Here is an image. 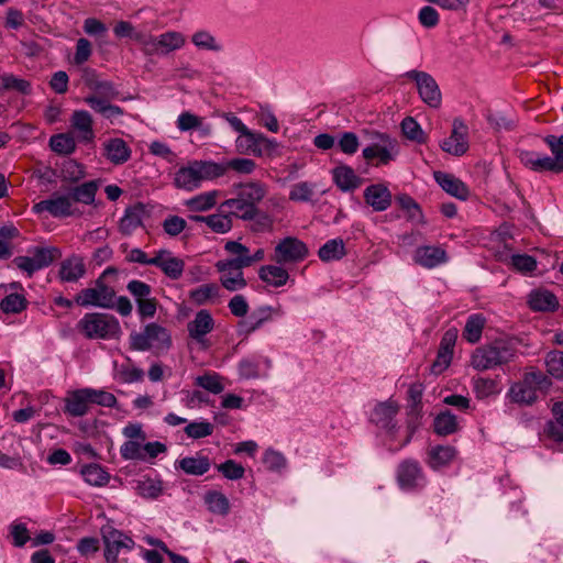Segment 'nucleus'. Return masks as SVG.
Here are the masks:
<instances>
[{"mask_svg": "<svg viewBox=\"0 0 563 563\" xmlns=\"http://www.w3.org/2000/svg\"><path fill=\"white\" fill-rule=\"evenodd\" d=\"M98 187H99V184L97 180L86 181L77 187H74L69 192L73 203L74 202H81L85 205L93 203Z\"/></svg>", "mask_w": 563, "mask_h": 563, "instance_id": "obj_41", "label": "nucleus"}, {"mask_svg": "<svg viewBox=\"0 0 563 563\" xmlns=\"http://www.w3.org/2000/svg\"><path fill=\"white\" fill-rule=\"evenodd\" d=\"M405 77L417 85L420 98L431 108H439L441 104V91L435 79L428 73L421 70H409Z\"/></svg>", "mask_w": 563, "mask_h": 563, "instance_id": "obj_10", "label": "nucleus"}, {"mask_svg": "<svg viewBox=\"0 0 563 563\" xmlns=\"http://www.w3.org/2000/svg\"><path fill=\"white\" fill-rule=\"evenodd\" d=\"M219 211L228 212L231 217L235 216L243 220H253L258 212L257 208H253L246 201H243L238 194L235 198L223 201Z\"/></svg>", "mask_w": 563, "mask_h": 563, "instance_id": "obj_31", "label": "nucleus"}, {"mask_svg": "<svg viewBox=\"0 0 563 563\" xmlns=\"http://www.w3.org/2000/svg\"><path fill=\"white\" fill-rule=\"evenodd\" d=\"M153 266L159 268L168 278L177 280L183 276L185 262L169 250H158L154 254Z\"/></svg>", "mask_w": 563, "mask_h": 563, "instance_id": "obj_17", "label": "nucleus"}, {"mask_svg": "<svg viewBox=\"0 0 563 563\" xmlns=\"http://www.w3.org/2000/svg\"><path fill=\"white\" fill-rule=\"evenodd\" d=\"M236 188L238 195L242 200L246 201L253 208H257V203H260L267 194L266 185L260 181L243 183L238 185Z\"/></svg>", "mask_w": 563, "mask_h": 563, "instance_id": "obj_35", "label": "nucleus"}, {"mask_svg": "<svg viewBox=\"0 0 563 563\" xmlns=\"http://www.w3.org/2000/svg\"><path fill=\"white\" fill-rule=\"evenodd\" d=\"M224 168V174L232 169L239 174L250 175L256 168V163L251 158H232L225 163H219Z\"/></svg>", "mask_w": 563, "mask_h": 563, "instance_id": "obj_60", "label": "nucleus"}, {"mask_svg": "<svg viewBox=\"0 0 563 563\" xmlns=\"http://www.w3.org/2000/svg\"><path fill=\"white\" fill-rule=\"evenodd\" d=\"M76 142L77 140L70 132L59 133L51 136L49 146L57 154L69 155L75 152Z\"/></svg>", "mask_w": 563, "mask_h": 563, "instance_id": "obj_47", "label": "nucleus"}, {"mask_svg": "<svg viewBox=\"0 0 563 563\" xmlns=\"http://www.w3.org/2000/svg\"><path fill=\"white\" fill-rule=\"evenodd\" d=\"M517 354L515 344L508 340H495L472 353L471 366L479 372L493 369L511 362Z\"/></svg>", "mask_w": 563, "mask_h": 563, "instance_id": "obj_2", "label": "nucleus"}, {"mask_svg": "<svg viewBox=\"0 0 563 563\" xmlns=\"http://www.w3.org/2000/svg\"><path fill=\"white\" fill-rule=\"evenodd\" d=\"M211 463L208 456L196 453L185 456L175 462V467L192 476H201L210 470Z\"/></svg>", "mask_w": 563, "mask_h": 563, "instance_id": "obj_29", "label": "nucleus"}, {"mask_svg": "<svg viewBox=\"0 0 563 563\" xmlns=\"http://www.w3.org/2000/svg\"><path fill=\"white\" fill-rule=\"evenodd\" d=\"M130 346L135 351H151L158 355L170 349L172 335L165 327L151 322L142 331L131 333Z\"/></svg>", "mask_w": 563, "mask_h": 563, "instance_id": "obj_4", "label": "nucleus"}, {"mask_svg": "<svg viewBox=\"0 0 563 563\" xmlns=\"http://www.w3.org/2000/svg\"><path fill=\"white\" fill-rule=\"evenodd\" d=\"M220 192L218 190H211L207 192L199 194L190 199H188L185 205L186 207L196 212H202L211 209L217 203V198Z\"/></svg>", "mask_w": 563, "mask_h": 563, "instance_id": "obj_44", "label": "nucleus"}, {"mask_svg": "<svg viewBox=\"0 0 563 563\" xmlns=\"http://www.w3.org/2000/svg\"><path fill=\"white\" fill-rule=\"evenodd\" d=\"M192 219L197 222H205L216 233H227L232 229V218L228 212L220 211L210 216H196Z\"/></svg>", "mask_w": 563, "mask_h": 563, "instance_id": "obj_39", "label": "nucleus"}, {"mask_svg": "<svg viewBox=\"0 0 563 563\" xmlns=\"http://www.w3.org/2000/svg\"><path fill=\"white\" fill-rule=\"evenodd\" d=\"M529 307L533 311H554L559 307V300L553 292L547 289H534L528 296Z\"/></svg>", "mask_w": 563, "mask_h": 563, "instance_id": "obj_32", "label": "nucleus"}, {"mask_svg": "<svg viewBox=\"0 0 563 563\" xmlns=\"http://www.w3.org/2000/svg\"><path fill=\"white\" fill-rule=\"evenodd\" d=\"M60 256L62 252L57 247H36L33 255L16 256L13 263L31 277L35 272L47 267Z\"/></svg>", "mask_w": 563, "mask_h": 563, "instance_id": "obj_8", "label": "nucleus"}, {"mask_svg": "<svg viewBox=\"0 0 563 563\" xmlns=\"http://www.w3.org/2000/svg\"><path fill=\"white\" fill-rule=\"evenodd\" d=\"M456 451L450 445H438L432 448L429 452V465L438 470L442 466L448 465L454 457Z\"/></svg>", "mask_w": 563, "mask_h": 563, "instance_id": "obj_46", "label": "nucleus"}, {"mask_svg": "<svg viewBox=\"0 0 563 563\" xmlns=\"http://www.w3.org/2000/svg\"><path fill=\"white\" fill-rule=\"evenodd\" d=\"M263 463L272 472H282L287 466V459L274 449H267L263 455Z\"/></svg>", "mask_w": 563, "mask_h": 563, "instance_id": "obj_59", "label": "nucleus"}, {"mask_svg": "<svg viewBox=\"0 0 563 563\" xmlns=\"http://www.w3.org/2000/svg\"><path fill=\"white\" fill-rule=\"evenodd\" d=\"M334 184L344 192L353 191L362 184V179L354 169L347 165H341L332 170Z\"/></svg>", "mask_w": 563, "mask_h": 563, "instance_id": "obj_33", "label": "nucleus"}, {"mask_svg": "<svg viewBox=\"0 0 563 563\" xmlns=\"http://www.w3.org/2000/svg\"><path fill=\"white\" fill-rule=\"evenodd\" d=\"M88 388L77 389L65 399V412L71 417H82L88 413L91 404Z\"/></svg>", "mask_w": 563, "mask_h": 563, "instance_id": "obj_27", "label": "nucleus"}, {"mask_svg": "<svg viewBox=\"0 0 563 563\" xmlns=\"http://www.w3.org/2000/svg\"><path fill=\"white\" fill-rule=\"evenodd\" d=\"M70 133L80 143H92L96 134L93 131L92 115L86 110H75L69 119Z\"/></svg>", "mask_w": 563, "mask_h": 563, "instance_id": "obj_15", "label": "nucleus"}, {"mask_svg": "<svg viewBox=\"0 0 563 563\" xmlns=\"http://www.w3.org/2000/svg\"><path fill=\"white\" fill-rule=\"evenodd\" d=\"M285 313L282 306H261L253 314L244 322L247 332L258 330L265 322L271 321L274 317H283Z\"/></svg>", "mask_w": 563, "mask_h": 563, "instance_id": "obj_30", "label": "nucleus"}, {"mask_svg": "<svg viewBox=\"0 0 563 563\" xmlns=\"http://www.w3.org/2000/svg\"><path fill=\"white\" fill-rule=\"evenodd\" d=\"M271 368L272 360L258 354L243 357L238 363V374L243 380L267 378Z\"/></svg>", "mask_w": 563, "mask_h": 563, "instance_id": "obj_12", "label": "nucleus"}, {"mask_svg": "<svg viewBox=\"0 0 563 563\" xmlns=\"http://www.w3.org/2000/svg\"><path fill=\"white\" fill-rule=\"evenodd\" d=\"M9 533L12 538V544L16 548H22L32 540L26 525L20 520L10 523Z\"/></svg>", "mask_w": 563, "mask_h": 563, "instance_id": "obj_58", "label": "nucleus"}, {"mask_svg": "<svg viewBox=\"0 0 563 563\" xmlns=\"http://www.w3.org/2000/svg\"><path fill=\"white\" fill-rule=\"evenodd\" d=\"M549 145L560 172H563V135H548L544 139Z\"/></svg>", "mask_w": 563, "mask_h": 563, "instance_id": "obj_64", "label": "nucleus"}, {"mask_svg": "<svg viewBox=\"0 0 563 563\" xmlns=\"http://www.w3.org/2000/svg\"><path fill=\"white\" fill-rule=\"evenodd\" d=\"M86 271L84 257L73 254L60 262L58 278L62 283H77L85 276Z\"/></svg>", "mask_w": 563, "mask_h": 563, "instance_id": "obj_23", "label": "nucleus"}, {"mask_svg": "<svg viewBox=\"0 0 563 563\" xmlns=\"http://www.w3.org/2000/svg\"><path fill=\"white\" fill-rule=\"evenodd\" d=\"M434 432L439 435H449L457 431L459 422L455 415L445 410L440 412L433 421Z\"/></svg>", "mask_w": 563, "mask_h": 563, "instance_id": "obj_45", "label": "nucleus"}, {"mask_svg": "<svg viewBox=\"0 0 563 563\" xmlns=\"http://www.w3.org/2000/svg\"><path fill=\"white\" fill-rule=\"evenodd\" d=\"M214 328V320L208 310H199L195 318L188 322L187 330L189 336L197 343L205 345L206 336Z\"/></svg>", "mask_w": 563, "mask_h": 563, "instance_id": "obj_20", "label": "nucleus"}, {"mask_svg": "<svg viewBox=\"0 0 563 563\" xmlns=\"http://www.w3.org/2000/svg\"><path fill=\"white\" fill-rule=\"evenodd\" d=\"M103 541L107 563H117L121 551H130L135 545L130 537L113 528L103 531Z\"/></svg>", "mask_w": 563, "mask_h": 563, "instance_id": "obj_13", "label": "nucleus"}, {"mask_svg": "<svg viewBox=\"0 0 563 563\" xmlns=\"http://www.w3.org/2000/svg\"><path fill=\"white\" fill-rule=\"evenodd\" d=\"M32 210L37 214L47 212L54 218H67L76 213L69 194L59 192H54L48 199L35 203Z\"/></svg>", "mask_w": 563, "mask_h": 563, "instance_id": "obj_11", "label": "nucleus"}, {"mask_svg": "<svg viewBox=\"0 0 563 563\" xmlns=\"http://www.w3.org/2000/svg\"><path fill=\"white\" fill-rule=\"evenodd\" d=\"M440 147L453 156H462L467 152V126L461 119H454L452 132L449 137L441 142Z\"/></svg>", "mask_w": 563, "mask_h": 563, "instance_id": "obj_14", "label": "nucleus"}, {"mask_svg": "<svg viewBox=\"0 0 563 563\" xmlns=\"http://www.w3.org/2000/svg\"><path fill=\"white\" fill-rule=\"evenodd\" d=\"M134 489L143 498H157L163 492L161 479L144 477L135 482Z\"/></svg>", "mask_w": 563, "mask_h": 563, "instance_id": "obj_51", "label": "nucleus"}, {"mask_svg": "<svg viewBox=\"0 0 563 563\" xmlns=\"http://www.w3.org/2000/svg\"><path fill=\"white\" fill-rule=\"evenodd\" d=\"M434 179L438 185L449 195L461 200H466L468 198V187L454 175L443 172H435Z\"/></svg>", "mask_w": 563, "mask_h": 563, "instance_id": "obj_26", "label": "nucleus"}, {"mask_svg": "<svg viewBox=\"0 0 563 563\" xmlns=\"http://www.w3.org/2000/svg\"><path fill=\"white\" fill-rule=\"evenodd\" d=\"M203 500L210 512L227 516L230 511V503L227 496L218 490H210L205 494Z\"/></svg>", "mask_w": 563, "mask_h": 563, "instance_id": "obj_40", "label": "nucleus"}, {"mask_svg": "<svg viewBox=\"0 0 563 563\" xmlns=\"http://www.w3.org/2000/svg\"><path fill=\"white\" fill-rule=\"evenodd\" d=\"M217 470L230 481L241 479L245 474V468L234 460H227L225 462L217 465Z\"/></svg>", "mask_w": 563, "mask_h": 563, "instance_id": "obj_61", "label": "nucleus"}, {"mask_svg": "<svg viewBox=\"0 0 563 563\" xmlns=\"http://www.w3.org/2000/svg\"><path fill=\"white\" fill-rule=\"evenodd\" d=\"M398 411V404L391 399L379 402L374 407L371 413V421L374 422L377 427L385 429L387 432L394 433L396 429L394 418Z\"/></svg>", "mask_w": 563, "mask_h": 563, "instance_id": "obj_18", "label": "nucleus"}, {"mask_svg": "<svg viewBox=\"0 0 563 563\" xmlns=\"http://www.w3.org/2000/svg\"><path fill=\"white\" fill-rule=\"evenodd\" d=\"M308 254V247L301 240L287 236L275 245L272 260L276 264H295L303 261Z\"/></svg>", "mask_w": 563, "mask_h": 563, "instance_id": "obj_9", "label": "nucleus"}, {"mask_svg": "<svg viewBox=\"0 0 563 563\" xmlns=\"http://www.w3.org/2000/svg\"><path fill=\"white\" fill-rule=\"evenodd\" d=\"M224 175V168L213 161H192L180 167L174 176V185L183 190L198 189L205 180H212Z\"/></svg>", "mask_w": 563, "mask_h": 563, "instance_id": "obj_1", "label": "nucleus"}, {"mask_svg": "<svg viewBox=\"0 0 563 563\" xmlns=\"http://www.w3.org/2000/svg\"><path fill=\"white\" fill-rule=\"evenodd\" d=\"M263 143L274 144V142L268 140L264 134L253 132L252 130L247 129L236 137L235 151L243 155L253 154L261 156V145Z\"/></svg>", "mask_w": 563, "mask_h": 563, "instance_id": "obj_21", "label": "nucleus"}, {"mask_svg": "<svg viewBox=\"0 0 563 563\" xmlns=\"http://www.w3.org/2000/svg\"><path fill=\"white\" fill-rule=\"evenodd\" d=\"M316 190V184L306 180L298 181L290 187L289 200L294 202H311Z\"/></svg>", "mask_w": 563, "mask_h": 563, "instance_id": "obj_50", "label": "nucleus"}, {"mask_svg": "<svg viewBox=\"0 0 563 563\" xmlns=\"http://www.w3.org/2000/svg\"><path fill=\"white\" fill-rule=\"evenodd\" d=\"M115 291L102 278H98L92 287L79 291L75 302L81 307H99L110 309L114 307Z\"/></svg>", "mask_w": 563, "mask_h": 563, "instance_id": "obj_6", "label": "nucleus"}, {"mask_svg": "<svg viewBox=\"0 0 563 563\" xmlns=\"http://www.w3.org/2000/svg\"><path fill=\"white\" fill-rule=\"evenodd\" d=\"M134 41L141 45L145 55H168L185 46L186 36L178 31H167L156 36L152 34H135Z\"/></svg>", "mask_w": 563, "mask_h": 563, "instance_id": "obj_5", "label": "nucleus"}, {"mask_svg": "<svg viewBox=\"0 0 563 563\" xmlns=\"http://www.w3.org/2000/svg\"><path fill=\"white\" fill-rule=\"evenodd\" d=\"M508 396L516 404L532 405L538 398V391L522 378L510 387Z\"/></svg>", "mask_w": 563, "mask_h": 563, "instance_id": "obj_38", "label": "nucleus"}, {"mask_svg": "<svg viewBox=\"0 0 563 563\" xmlns=\"http://www.w3.org/2000/svg\"><path fill=\"white\" fill-rule=\"evenodd\" d=\"M401 132L410 141L423 144L427 142V134L421 129L420 124L412 118L406 117L401 121Z\"/></svg>", "mask_w": 563, "mask_h": 563, "instance_id": "obj_54", "label": "nucleus"}, {"mask_svg": "<svg viewBox=\"0 0 563 563\" xmlns=\"http://www.w3.org/2000/svg\"><path fill=\"white\" fill-rule=\"evenodd\" d=\"M397 478L404 489H412L419 486L423 482V476L418 462H402L398 467Z\"/></svg>", "mask_w": 563, "mask_h": 563, "instance_id": "obj_25", "label": "nucleus"}, {"mask_svg": "<svg viewBox=\"0 0 563 563\" xmlns=\"http://www.w3.org/2000/svg\"><path fill=\"white\" fill-rule=\"evenodd\" d=\"M220 273L221 285L229 291L241 290L246 286V280L243 275V267L224 260L218 261L216 264Z\"/></svg>", "mask_w": 563, "mask_h": 563, "instance_id": "obj_16", "label": "nucleus"}, {"mask_svg": "<svg viewBox=\"0 0 563 563\" xmlns=\"http://www.w3.org/2000/svg\"><path fill=\"white\" fill-rule=\"evenodd\" d=\"M81 475L86 483L91 486H103L109 483L110 475L99 464H88L81 468Z\"/></svg>", "mask_w": 563, "mask_h": 563, "instance_id": "obj_49", "label": "nucleus"}, {"mask_svg": "<svg viewBox=\"0 0 563 563\" xmlns=\"http://www.w3.org/2000/svg\"><path fill=\"white\" fill-rule=\"evenodd\" d=\"M176 125L181 132L199 129L205 135H209L211 131L209 125H203V119L201 117H198L188 111L181 112L178 115Z\"/></svg>", "mask_w": 563, "mask_h": 563, "instance_id": "obj_48", "label": "nucleus"}, {"mask_svg": "<svg viewBox=\"0 0 563 563\" xmlns=\"http://www.w3.org/2000/svg\"><path fill=\"white\" fill-rule=\"evenodd\" d=\"M547 371L555 378H563V352L551 351L545 357Z\"/></svg>", "mask_w": 563, "mask_h": 563, "instance_id": "obj_63", "label": "nucleus"}, {"mask_svg": "<svg viewBox=\"0 0 563 563\" xmlns=\"http://www.w3.org/2000/svg\"><path fill=\"white\" fill-rule=\"evenodd\" d=\"M117 376L124 384H132L143 379L144 372L128 360L117 367Z\"/></svg>", "mask_w": 563, "mask_h": 563, "instance_id": "obj_57", "label": "nucleus"}, {"mask_svg": "<svg viewBox=\"0 0 563 563\" xmlns=\"http://www.w3.org/2000/svg\"><path fill=\"white\" fill-rule=\"evenodd\" d=\"M345 245L342 239L336 238L327 241L318 252L322 262H331L341 260L345 255Z\"/></svg>", "mask_w": 563, "mask_h": 563, "instance_id": "obj_42", "label": "nucleus"}, {"mask_svg": "<svg viewBox=\"0 0 563 563\" xmlns=\"http://www.w3.org/2000/svg\"><path fill=\"white\" fill-rule=\"evenodd\" d=\"M85 102L96 112L100 113L104 119L113 123L123 115V109L119 106L111 104L107 100L96 96H88Z\"/></svg>", "mask_w": 563, "mask_h": 563, "instance_id": "obj_37", "label": "nucleus"}, {"mask_svg": "<svg viewBox=\"0 0 563 563\" xmlns=\"http://www.w3.org/2000/svg\"><path fill=\"white\" fill-rule=\"evenodd\" d=\"M372 144L362 151L367 162L378 159L376 165H387L398 155V142L386 133H374Z\"/></svg>", "mask_w": 563, "mask_h": 563, "instance_id": "obj_7", "label": "nucleus"}, {"mask_svg": "<svg viewBox=\"0 0 563 563\" xmlns=\"http://www.w3.org/2000/svg\"><path fill=\"white\" fill-rule=\"evenodd\" d=\"M144 209L141 205L126 208L119 222V230L123 235H131L143 223Z\"/></svg>", "mask_w": 563, "mask_h": 563, "instance_id": "obj_36", "label": "nucleus"}, {"mask_svg": "<svg viewBox=\"0 0 563 563\" xmlns=\"http://www.w3.org/2000/svg\"><path fill=\"white\" fill-rule=\"evenodd\" d=\"M282 265L269 264L262 266L258 271L260 279L275 288L285 286L289 280V274Z\"/></svg>", "mask_w": 563, "mask_h": 563, "instance_id": "obj_34", "label": "nucleus"}, {"mask_svg": "<svg viewBox=\"0 0 563 563\" xmlns=\"http://www.w3.org/2000/svg\"><path fill=\"white\" fill-rule=\"evenodd\" d=\"M132 151L120 137L108 139L102 143V155L113 165H122L131 158Z\"/></svg>", "mask_w": 563, "mask_h": 563, "instance_id": "obj_24", "label": "nucleus"}, {"mask_svg": "<svg viewBox=\"0 0 563 563\" xmlns=\"http://www.w3.org/2000/svg\"><path fill=\"white\" fill-rule=\"evenodd\" d=\"M449 260L445 250L435 245H423L416 249L413 261L424 268H434Z\"/></svg>", "mask_w": 563, "mask_h": 563, "instance_id": "obj_22", "label": "nucleus"}, {"mask_svg": "<svg viewBox=\"0 0 563 563\" xmlns=\"http://www.w3.org/2000/svg\"><path fill=\"white\" fill-rule=\"evenodd\" d=\"M473 390L478 399H485L499 394L500 389L495 379L487 377L473 378Z\"/></svg>", "mask_w": 563, "mask_h": 563, "instance_id": "obj_55", "label": "nucleus"}, {"mask_svg": "<svg viewBox=\"0 0 563 563\" xmlns=\"http://www.w3.org/2000/svg\"><path fill=\"white\" fill-rule=\"evenodd\" d=\"M78 330L90 340L118 339L122 331L119 320L109 313H86L77 324Z\"/></svg>", "mask_w": 563, "mask_h": 563, "instance_id": "obj_3", "label": "nucleus"}, {"mask_svg": "<svg viewBox=\"0 0 563 563\" xmlns=\"http://www.w3.org/2000/svg\"><path fill=\"white\" fill-rule=\"evenodd\" d=\"M520 162L529 169L538 173L553 172L560 173L559 167L555 163L554 157L545 154L538 153L536 151L520 150L518 152Z\"/></svg>", "mask_w": 563, "mask_h": 563, "instance_id": "obj_19", "label": "nucleus"}, {"mask_svg": "<svg viewBox=\"0 0 563 563\" xmlns=\"http://www.w3.org/2000/svg\"><path fill=\"white\" fill-rule=\"evenodd\" d=\"M219 296V287L216 284H203L189 292V298L197 305H205Z\"/></svg>", "mask_w": 563, "mask_h": 563, "instance_id": "obj_56", "label": "nucleus"}, {"mask_svg": "<svg viewBox=\"0 0 563 563\" xmlns=\"http://www.w3.org/2000/svg\"><path fill=\"white\" fill-rule=\"evenodd\" d=\"M213 432L212 423L201 420L188 423L185 427V433L190 439H201L211 435Z\"/></svg>", "mask_w": 563, "mask_h": 563, "instance_id": "obj_62", "label": "nucleus"}, {"mask_svg": "<svg viewBox=\"0 0 563 563\" xmlns=\"http://www.w3.org/2000/svg\"><path fill=\"white\" fill-rule=\"evenodd\" d=\"M364 199L375 211H385L391 203L389 189L380 184L371 185L364 190Z\"/></svg>", "mask_w": 563, "mask_h": 563, "instance_id": "obj_28", "label": "nucleus"}, {"mask_svg": "<svg viewBox=\"0 0 563 563\" xmlns=\"http://www.w3.org/2000/svg\"><path fill=\"white\" fill-rule=\"evenodd\" d=\"M222 376L214 372H208L195 378V385L205 390L218 395L221 394L225 386L222 383Z\"/></svg>", "mask_w": 563, "mask_h": 563, "instance_id": "obj_53", "label": "nucleus"}, {"mask_svg": "<svg viewBox=\"0 0 563 563\" xmlns=\"http://www.w3.org/2000/svg\"><path fill=\"white\" fill-rule=\"evenodd\" d=\"M485 322L486 319L483 314H471L466 320V324L463 331L464 339L472 344L477 343L482 338Z\"/></svg>", "mask_w": 563, "mask_h": 563, "instance_id": "obj_43", "label": "nucleus"}, {"mask_svg": "<svg viewBox=\"0 0 563 563\" xmlns=\"http://www.w3.org/2000/svg\"><path fill=\"white\" fill-rule=\"evenodd\" d=\"M192 44L202 51L220 52L222 51L221 43L209 31L199 30L191 35Z\"/></svg>", "mask_w": 563, "mask_h": 563, "instance_id": "obj_52", "label": "nucleus"}]
</instances>
